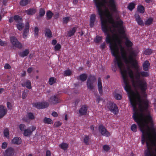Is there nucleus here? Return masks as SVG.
Here are the masks:
<instances>
[{
  "mask_svg": "<svg viewBox=\"0 0 156 156\" xmlns=\"http://www.w3.org/2000/svg\"><path fill=\"white\" fill-rule=\"evenodd\" d=\"M95 6L97 9L98 12L100 16L101 22V26L102 31L106 33L107 32V20L104 17L105 12L103 10L102 7L104 6L105 4L107 3L106 0H93ZM109 6L110 9L114 12L117 11L116 6L115 0H109Z\"/></svg>",
  "mask_w": 156,
  "mask_h": 156,
  "instance_id": "20e7f679",
  "label": "nucleus"
},
{
  "mask_svg": "<svg viewBox=\"0 0 156 156\" xmlns=\"http://www.w3.org/2000/svg\"><path fill=\"white\" fill-rule=\"evenodd\" d=\"M102 39V37L98 35L96 36L95 38L94 39V41L96 43H98L101 41Z\"/></svg>",
  "mask_w": 156,
  "mask_h": 156,
  "instance_id": "8fccbe9b",
  "label": "nucleus"
},
{
  "mask_svg": "<svg viewBox=\"0 0 156 156\" xmlns=\"http://www.w3.org/2000/svg\"><path fill=\"white\" fill-rule=\"evenodd\" d=\"M50 102L53 104H55L60 102V100L59 96L57 95H54L51 96L50 98Z\"/></svg>",
  "mask_w": 156,
  "mask_h": 156,
  "instance_id": "f3484780",
  "label": "nucleus"
},
{
  "mask_svg": "<svg viewBox=\"0 0 156 156\" xmlns=\"http://www.w3.org/2000/svg\"><path fill=\"white\" fill-rule=\"evenodd\" d=\"M134 57L129 55L128 58V62L125 63L126 64H131L135 68L137 69L138 67L137 65V62L134 59Z\"/></svg>",
  "mask_w": 156,
  "mask_h": 156,
  "instance_id": "4468645a",
  "label": "nucleus"
},
{
  "mask_svg": "<svg viewBox=\"0 0 156 156\" xmlns=\"http://www.w3.org/2000/svg\"><path fill=\"white\" fill-rule=\"evenodd\" d=\"M14 154V150L13 148L9 147L5 151L4 153V156H13Z\"/></svg>",
  "mask_w": 156,
  "mask_h": 156,
  "instance_id": "a211bd4d",
  "label": "nucleus"
},
{
  "mask_svg": "<svg viewBox=\"0 0 156 156\" xmlns=\"http://www.w3.org/2000/svg\"><path fill=\"white\" fill-rule=\"evenodd\" d=\"M7 113V110L5 107L3 105H0V118L4 117Z\"/></svg>",
  "mask_w": 156,
  "mask_h": 156,
  "instance_id": "412c9836",
  "label": "nucleus"
},
{
  "mask_svg": "<svg viewBox=\"0 0 156 156\" xmlns=\"http://www.w3.org/2000/svg\"><path fill=\"white\" fill-rule=\"evenodd\" d=\"M148 106V104L146 102H144L143 105L142 104H139V107L141 113H143L144 111L147 110Z\"/></svg>",
  "mask_w": 156,
  "mask_h": 156,
  "instance_id": "6ab92c4d",
  "label": "nucleus"
},
{
  "mask_svg": "<svg viewBox=\"0 0 156 156\" xmlns=\"http://www.w3.org/2000/svg\"><path fill=\"white\" fill-rule=\"evenodd\" d=\"M61 48V46L60 44H58L55 46V51H59Z\"/></svg>",
  "mask_w": 156,
  "mask_h": 156,
  "instance_id": "052dcab7",
  "label": "nucleus"
},
{
  "mask_svg": "<svg viewBox=\"0 0 156 156\" xmlns=\"http://www.w3.org/2000/svg\"><path fill=\"white\" fill-rule=\"evenodd\" d=\"M150 66V62L146 60L144 62L142 65L143 69L144 71H147L149 69Z\"/></svg>",
  "mask_w": 156,
  "mask_h": 156,
  "instance_id": "a878e982",
  "label": "nucleus"
},
{
  "mask_svg": "<svg viewBox=\"0 0 156 156\" xmlns=\"http://www.w3.org/2000/svg\"><path fill=\"white\" fill-rule=\"evenodd\" d=\"M99 131L103 136L108 137L111 135L110 133L103 125H100L98 127Z\"/></svg>",
  "mask_w": 156,
  "mask_h": 156,
  "instance_id": "9d476101",
  "label": "nucleus"
},
{
  "mask_svg": "<svg viewBox=\"0 0 156 156\" xmlns=\"http://www.w3.org/2000/svg\"><path fill=\"white\" fill-rule=\"evenodd\" d=\"M145 8L142 5H138L137 6V11L141 13H143L145 12Z\"/></svg>",
  "mask_w": 156,
  "mask_h": 156,
  "instance_id": "f704fd0d",
  "label": "nucleus"
},
{
  "mask_svg": "<svg viewBox=\"0 0 156 156\" xmlns=\"http://www.w3.org/2000/svg\"><path fill=\"white\" fill-rule=\"evenodd\" d=\"M137 126L135 124H132L131 127V130L133 132H135L137 131Z\"/></svg>",
  "mask_w": 156,
  "mask_h": 156,
  "instance_id": "3c124183",
  "label": "nucleus"
},
{
  "mask_svg": "<svg viewBox=\"0 0 156 156\" xmlns=\"http://www.w3.org/2000/svg\"><path fill=\"white\" fill-rule=\"evenodd\" d=\"M14 20L17 23L23 22V19L22 17L18 15L14 16Z\"/></svg>",
  "mask_w": 156,
  "mask_h": 156,
  "instance_id": "c756f323",
  "label": "nucleus"
},
{
  "mask_svg": "<svg viewBox=\"0 0 156 156\" xmlns=\"http://www.w3.org/2000/svg\"><path fill=\"white\" fill-rule=\"evenodd\" d=\"M21 85L23 87H26L28 89H30L32 88L31 83L30 81L28 80H27L23 81L21 83Z\"/></svg>",
  "mask_w": 156,
  "mask_h": 156,
  "instance_id": "aec40b11",
  "label": "nucleus"
},
{
  "mask_svg": "<svg viewBox=\"0 0 156 156\" xmlns=\"http://www.w3.org/2000/svg\"><path fill=\"white\" fill-rule=\"evenodd\" d=\"M77 28L76 27H74L72 29H70L68 32L67 35L69 37H71L73 36L75 33L76 31Z\"/></svg>",
  "mask_w": 156,
  "mask_h": 156,
  "instance_id": "c85d7f7f",
  "label": "nucleus"
},
{
  "mask_svg": "<svg viewBox=\"0 0 156 156\" xmlns=\"http://www.w3.org/2000/svg\"><path fill=\"white\" fill-rule=\"evenodd\" d=\"M152 52V50L151 49H147L144 52V54L146 55H151Z\"/></svg>",
  "mask_w": 156,
  "mask_h": 156,
  "instance_id": "603ef678",
  "label": "nucleus"
},
{
  "mask_svg": "<svg viewBox=\"0 0 156 156\" xmlns=\"http://www.w3.org/2000/svg\"><path fill=\"white\" fill-rule=\"evenodd\" d=\"M22 142V140L21 138L16 136L12 140V143L15 144L19 145Z\"/></svg>",
  "mask_w": 156,
  "mask_h": 156,
  "instance_id": "393cba45",
  "label": "nucleus"
},
{
  "mask_svg": "<svg viewBox=\"0 0 156 156\" xmlns=\"http://www.w3.org/2000/svg\"><path fill=\"white\" fill-rule=\"evenodd\" d=\"M10 41L12 45L15 47L21 49L23 47L22 44L18 41L15 37L12 36L10 37Z\"/></svg>",
  "mask_w": 156,
  "mask_h": 156,
  "instance_id": "9b49d317",
  "label": "nucleus"
},
{
  "mask_svg": "<svg viewBox=\"0 0 156 156\" xmlns=\"http://www.w3.org/2000/svg\"><path fill=\"white\" fill-rule=\"evenodd\" d=\"M88 107L87 105H82L79 110V113L80 116L85 115L87 113Z\"/></svg>",
  "mask_w": 156,
  "mask_h": 156,
  "instance_id": "dca6fc26",
  "label": "nucleus"
},
{
  "mask_svg": "<svg viewBox=\"0 0 156 156\" xmlns=\"http://www.w3.org/2000/svg\"><path fill=\"white\" fill-rule=\"evenodd\" d=\"M69 17H64L63 19V22L64 23H67L69 20Z\"/></svg>",
  "mask_w": 156,
  "mask_h": 156,
  "instance_id": "e2e57ef3",
  "label": "nucleus"
},
{
  "mask_svg": "<svg viewBox=\"0 0 156 156\" xmlns=\"http://www.w3.org/2000/svg\"><path fill=\"white\" fill-rule=\"evenodd\" d=\"M103 148L104 150L106 152L108 151L110 149L109 146L107 144L104 145L103 146Z\"/></svg>",
  "mask_w": 156,
  "mask_h": 156,
  "instance_id": "5fc2aeb1",
  "label": "nucleus"
},
{
  "mask_svg": "<svg viewBox=\"0 0 156 156\" xmlns=\"http://www.w3.org/2000/svg\"><path fill=\"white\" fill-rule=\"evenodd\" d=\"M7 146V143L6 142H4L2 144V148L3 149H5L6 148Z\"/></svg>",
  "mask_w": 156,
  "mask_h": 156,
  "instance_id": "338daca9",
  "label": "nucleus"
},
{
  "mask_svg": "<svg viewBox=\"0 0 156 156\" xmlns=\"http://www.w3.org/2000/svg\"><path fill=\"white\" fill-rule=\"evenodd\" d=\"M36 12L37 9H36L31 8L25 11V12L27 15H33Z\"/></svg>",
  "mask_w": 156,
  "mask_h": 156,
  "instance_id": "5701e85b",
  "label": "nucleus"
},
{
  "mask_svg": "<svg viewBox=\"0 0 156 156\" xmlns=\"http://www.w3.org/2000/svg\"><path fill=\"white\" fill-rule=\"evenodd\" d=\"M90 139V138L89 136L87 135H85L84 136L83 139V142L86 145H87L89 144L88 142Z\"/></svg>",
  "mask_w": 156,
  "mask_h": 156,
  "instance_id": "37998d69",
  "label": "nucleus"
},
{
  "mask_svg": "<svg viewBox=\"0 0 156 156\" xmlns=\"http://www.w3.org/2000/svg\"><path fill=\"white\" fill-rule=\"evenodd\" d=\"M27 117L30 120H34L35 118L33 113L31 112H29L27 113Z\"/></svg>",
  "mask_w": 156,
  "mask_h": 156,
  "instance_id": "49530a36",
  "label": "nucleus"
},
{
  "mask_svg": "<svg viewBox=\"0 0 156 156\" xmlns=\"http://www.w3.org/2000/svg\"><path fill=\"white\" fill-rule=\"evenodd\" d=\"M53 15V13L50 11H48L46 12L47 20H50L52 17Z\"/></svg>",
  "mask_w": 156,
  "mask_h": 156,
  "instance_id": "58836bf2",
  "label": "nucleus"
},
{
  "mask_svg": "<svg viewBox=\"0 0 156 156\" xmlns=\"http://www.w3.org/2000/svg\"><path fill=\"white\" fill-rule=\"evenodd\" d=\"M4 134L5 137L8 138L9 134V130L8 129H5L4 131Z\"/></svg>",
  "mask_w": 156,
  "mask_h": 156,
  "instance_id": "6e6d98bb",
  "label": "nucleus"
},
{
  "mask_svg": "<svg viewBox=\"0 0 156 156\" xmlns=\"http://www.w3.org/2000/svg\"><path fill=\"white\" fill-rule=\"evenodd\" d=\"M28 90H24L22 93V98L23 99H25L27 96V94L28 92Z\"/></svg>",
  "mask_w": 156,
  "mask_h": 156,
  "instance_id": "4d7b16f0",
  "label": "nucleus"
},
{
  "mask_svg": "<svg viewBox=\"0 0 156 156\" xmlns=\"http://www.w3.org/2000/svg\"><path fill=\"white\" fill-rule=\"evenodd\" d=\"M72 74V72L70 69H67L64 71V76H69Z\"/></svg>",
  "mask_w": 156,
  "mask_h": 156,
  "instance_id": "09e8293b",
  "label": "nucleus"
},
{
  "mask_svg": "<svg viewBox=\"0 0 156 156\" xmlns=\"http://www.w3.org/2000/svg\"><path fill=\"white\" fill-rule=\"evenodd\" d=\"M36 128L34 126H30L25 129L23 134L26 136H30L33 132L36 129Z\"/></svg>",
  "mask_w": 156,
  "mask_h": 156,
  "instance_id": "ddd939ff",
  "label": "nucleus"
},
{
  "mask_svg": "<svg viewBox=\"0 0 156 156\" xmlns=\"http://www.w3.org/2000/svg\"><path fill=\"white\" fill-rule=\"evenodd\" d=\"M130 55H131L132 56L134 57H135L137 54L135 52V51L133 50L132 49L130 51Z\"/></svg>",
  "mask_w": 156,
  "mask_h": 156,
  "instance_id": "680f3d73",
  "label": "nucleus"
},
{
  "mask_svg": "<svg viewBox=\"0 0 156 156\" xmlns=\"http://www.w3.org/2000/svg\"><path fill=\"white\" fill-rule=\"evenodd\" d=\"M98 90L100 94L101 95L103 93L102 86L101 83V78H99L98 80Z\"/></svg>",
  "mask_w": 156,
  "mask_h": 156,
  "instance_id": "b1692460",
  "label": "nucleus"
},
{
  "mask_svg": "<svg viewBox=\"0 0 156 156\" xmlns=\"http://www.w3.org/2000/svg\"><path fill=\"white\" fill-rule=\"evenodd\" d=\"M45 36H47L48 38H51L52 37V33L50 30L48 28H46L45 29Z\"/></svg>",
  "mask_w": 156,
  "mask_h": 156,
  "instance_id": "2f4dec72",
  "label": "nucleus"
},
{
  "mask_svg": "<svg viewBox=\"0 0 156 156\" xmlns=\"http://www.w3.org/2000/svg\"><path fill=\"white\" fill-rule=\"evenodd\" d=\"M155 145H152V149L151 150V156H156V141H154Z\"/></svg>",
  "mask_w": 156,
  "mask_h": 156,
  "instance_id": "7c9ffc66",
  "label": "nucleus"
},
{
  "mask_svg": "<svg viewBox=\"0 0 156 156\" xmlns=\"http://www.w3.org/2000/svg\"><path fill=\"white\" fill-rule=\"evenodd\" d=\"M109 110L115 114H117L119 112V109L117 105L112 103H110L108 106Z\"/></svg>",
  "mask_w": 156,
  "mask_h": 156,
  "instance_id": "f8f14e48",
  "label": "nucleus"
},
{
  "mask_svg": "<svg viewBox=\"0 0 156 156\" xmlns=\"http://www.w3.org/2000/svg\"><path fill=\"white\" fill-rule=\"evenodd\" d=\"M142 133L141 136V143L144 145L146 142L147 149L144 151L145 156H151V150L152 149V145H155L154 142L156 141V133L155 135H153L152 132H150L148 133L147 130L140 129Z\"/></svg>",
  "mask_w": 156,
  "mask_h": 156,
  "instance_id": "39448f33",
  "label": "nucleus"
},
{
  "mask_svg": "<svg viewBox=\"0 0 156 156\" xmlns=\"http://www.w3.org/2000/svg\"><path fill=\"white\" fill-rule=\"evenodd\" d=\"M45 11L43 8L40 9L39 12V16L40 17H43L45 15Z\"/></svg>",
  "mask_w": 156,
  "mask_h": 156,
  "instance_id": "79ce46f5",
  "label": "nucleus"
},
{
  "mask_svg": "<svg viewBox=\"0 0 156 156\" xmlns=\"http://www.w3.org/2000/svg\"><path fill=\"white\" fill-rule=\"evenodd\" d=\"M147 71H142L140 72L141 76L143 77H147L149 75V74Z\"/></svg>",
  "mask_w": 156,
  "mask_h": 156,
  "instance_id": "c03bdc74",
  "label": "nucleus"
},
{
  "mask_svg": "<svg viewBox=\"0 0 156 156\" xmlns=\"http://www.w3.org/2000/svg\"><path fill=\"white\" fill-rule=\"evenodd\" d=\"M80 80L82 82L85 81L87 78V75L85 73H83L80 75L79 76Z\"/></svg>",
  "mask_w": 156,
  "mask_h": 156,
  "instance_id": "c9c22d12",
  "label": "nucleus"
},
{
  "mask_svg": "<svg viewBox=\"0 0 156 156\" xmlns=\"http://www.w3.org/2000/svg\"><path fill=\"white\" fill-rule=\"evenodd\" d=\"M104 17L107 20V32L106 33H104L103 31V32L105 35H106L105 41L107 43L109 44V46L112 55L115 57L114 62H115L117 60L121 59V58L119 55V48L117 44L115 42L113 43L112 42V37L109 33V31H111V27L109 26L108 23L112 24L113 28H118L119 33L122 35L125 34V28L123 26V21L120 19L119 20L115 21L113 17L108 18V20Z\"/></svg>",
  "mask_w": 156,
  "mask_h": 156,
  "instance_id": "f257e3e1",
  "label": "nucleus"
},
{
  "mask_svg": "<svg viewBox=\"0 0 156 156\" xmlns=\"http://www.w3.org/2000/svg\"><path fill=\"white\" fill-rule=\"evenodd\" d=\"M39 31L38 28L37 27H35L34 28V36L36 37L37 36Z\"/></svg>",
  "mask_w": 156,
  "mask_h": 156,
  "instance_id": "0e129e2a",
  "label": "nucleus"
},
{
  "mask_svg": "<svg viewBox=\"0 0 156 156\" xmlns=\"http://www.w3.org/2000/svg\"><path fill=\"white\" fill-rule=\"evenodd\" d=\"M96 78L94 76L90 75L88 78L87 82V88L92 90L94 88V83L96 81Z\"/></svg>",
  "mask_w": 156,
  "mask_h": 156,
  "instance_id": "6e6552de",
  "label": "nucleus"
},
{
  "mask_svg": "<svg viewBox=\"0 0 156 156\" xmlns=\"http://www.w3.org/2000/svg\"><path fill=\"white\" fill-rule=\"evenodd\" d=\"M131 104L134 112L133 117L138 124L140 129L147 130L149 133L151 131L153 135H155L156 130L150 115L148 114L145 115L143 113H140L136 107V104L132 102Z\"/></svg>",
  "mask_w": 156,
  "mask_h": 156,
  "instance_id": "f03ea898",
  "label": "nucleus"
},
{
  "mask_svg": "<svg viewBox=\"0 0 156 156\" xmlns=\"http://www.w3.org/2000/svg\"><path fill=\"white\" fill-rule=\"evenodd\" d=\"M135 4L133 2L129 3L127 7L128 9L130 11H132L135 8Z\"/></svg>",
  "mask_w": 156,
  "mask_h": 156,
  "instance_id": "a18cd8bd",
  "label": "nucleus"
},
{
  "mask_svg": "<svg viewBox=\"0 0 156 156\" xmlns=\"http://www.w3.org/2000/svg\"><path fill=\"white\" fill-rule=\"evenodd\" d=\"M29 30L26 29H24L23 31V37L25 39L26 38L27 33L29 32Z\"/></svg>",
  "mask_w": 156,
  "mask_h": 156,
  "instance_id": "13d9d810",
  "label": "nucleus"
},
{
  "mask_svg": "<svg viewBox=\"0 0 156 156\" xmlns=\"http://www.w3.org/2000/svg\"><path fill=\"white\" fill-rule=\"evenodd\" d=\"M56 78H55L53 77H51L49 79L48 83L49 84L52 85L56 83Z\"/></svg>",
  "mask_w": 156,
  "mask_h": 156,
  "instance_id": "a19ab883",
  "label": "nucleus"
},
{
  "mask_svg": "<svg viewBox=\"0 0 156 156\" xmlns=\"http://www.w3.org/2000/svg\"><path fill=\"white\" fill-rule=\"evenodd\" d=\"M121 46V57L123 60L124 61L125 63H128V58L127 57V53L125 50L124 48L120 45Z\"/></svg>",
  "mask_w": 156,
  "mask_h": 156,
  "instance_id": "2eb2a0df",
  "label": "nucleus"
},
{
  "mask_svg": "<svg viewBox=\"0 0 156 156\" xmlns=\"http://www.w3.org/2000/svg\"><path fill=\"white\" fill-rule=\"evenodd\" d=\"M139 82L135 83V85L133 86L135 87H138L142 93H145L147 89V82L144 79H142V80H139Z\"/></svg>",
  "mask_w": 156,
  "mask_h": 156,
  "instance_id": "0eeeda50",
  "label": "nucleus"
},
{
  "mask_svg": "<svg viewBox=\"0 0 156 156\" xmlns=\"http://www.w3.org/2000/svg\"><path fill=\"white\" fill-rule=\"evenodd\" d=\"M29 53V50L28 49H26L23 51H19L18 54L20 56L23 58L27 56Z\"/></svg>",
  "mask_w": 156,
  "mask_h": 156,
  "instance_id": "bb28decb",
  "label": "nucleus"
},
{
  "mask_svg": "<svg viewBox=\"0 0 156 156\" xmlns=\"http://www.w3.org/2000/svg\"><path fill=\"white\" fill-rule=\"evenodd\" d=\"M49 104L47 102H36L33 104V106L38 109H42L48 107Z\"/></svg>",
  "mask_w": 156,
  "mask_h": 156,
  "instance_id": "1a4fd4ad",
  "label": "nucleus"
},
{
  "mask_svg": "<svg viewBox=\"0 0 156 156\" xmlns=\"http://www.w3.org/2000/svg\"><path fill=\"white\" fill-rule=\"evenodd\" d=\"M114 97L117 100H120L122 98V95L118 94H115L114 95Z\"/></svg>",
  "mask_w": 156,
  "mask_h": 156,
  "instance_id": "864d4df0",
  "label": "nucleus"
},
{
  "mask_svg": "<svg viewBox=\"0 0 156 156\" xmlns=\"http://www.w3.org/2000/svg\"><path fill=\"white\" fill-rule=\"evenodd\" d=\"M135 17L138 24L141 27L143 26L144 25V23L140 16L138 14H135Z\"/></svg>",
  "mask_w": 156,
  "mask_h": 156,
  "instance_id": "4be33fe9",
  "label": "nucleus"
},
{
  "mask_svg": "<svg viewBox=\"0 0 156 156\" xmlns=\"http://www.w3.org/2000/svg\"><path fill=\"white\" fill-rule=\"evenodd\" d=\"M153 21V19L152 17H149L145 21L144 24L146 26H149L152 23Z\"/></svg>",
  "mask_w": 156,
  "mask_h": 156,
  "instance_id": "473e14b6",
  "label": "nucleus"
},
{
  "mask_svg": "<svg viewBox=\"0 0 156 156\" xmlns=\"http://www.w3.org/2000/svg\"><path fill=\"white\" fill-rule=\"evenodd\" d=\"M30 0H21L20 3V5L22 6H25L30 3Z\"/></svg>",
  "mask_w": 156,
  "mask_h": 156,
  "instance_id": "72a5a7b5",
  "label": "nucleus"
},
{
  "mask_svg": "<svg viewBox=\"0 0 156 156\" xmlns=\"http://www.w3.org/2000/svg\"><path fill=\"white\" fill-rule=\"evenodd\" d=\"M17 29L19 30H21L24 27V24L22 22L18 23L16 25Z\"/></svg>",
  "mask_w": 156,
  "mask_h": 156,
  "instance_id": "4c0bfd02",
  "label": "nucleus"
},
{
  "mask_svg": "<svg viewBox=\"0 0 156 156\" xmlns=\"http://www.w3.org/2000/svg\"><path fill=\"white\" fill-rule=\"evenodd\" d=\"M60 147L62 149L66 150L68 147V144L65 143H63L60 144Z\"/></svg>",
  "mask_w": 156,
  "mask_h": 156,
  "instance_id": "de8ad7c7",
  "label": "nucleus"
},
{
  "mask_svg": "<svg viewBox=\"0 0 156 156\" xmlns=\"http://www.w3.org/2000/svg\"><path fill=\"white\" fill-rule=\"evenodd\" d=\"M95 20V15L94 14H91L90 18V27H93L94 26Z\"/></svg>",
  "mask_w": 156,
  "mask_h": 156,
  "instance_id": "cd10ccee",
  "label": "nucleus"
},
{
  "mask_svg": "<svg viewBox=\"0 0 156 156\" xmlns=\"http://www.w3.org/2000/svg\"><path fill=\"white\" fill-rule=\"evenodd\" d=\"M114 63L115 65H117L120 70L123 82L125 84L124 87V89L128 94L131 107L133 108L131 104L132 102L134 104H136V106L137 107V102L136 99L141 98L140 94L138 92L135 93L132 90L131 87L128 81L127 76V71L123 68V64L121 59L117 60L115 62H114Z\"/></svg>",
  "mask_w": 156,
  "mask_h": 156,
  "instance_id": "7ed1b4c3",
  "label": "nucleus"
},
{
  "mask_svg": "<svg viewBox=\"0 0 156 156\" xmlns=\"http://www.w3.org/2000/svg\"><path fill=\"white\" fill-rule=\"evenodd\" d=\"M19 128L21 131H24L26 128L25 125L23 124H21L19 125Z\"/></svg>",
  "mask_w": 156,
  "mask_h": 156,
  "instance_id": "bf43d9fd",
  "label": "nucleus"
},
{
  "mask_svg": "<svg viewBox=\"0 0 156 156\" xmlns=\"http://www.w3.org/2000/svg\"><path fill=\"white\" fill-rule=\"evenodd\" d=\"M125 44L127 47H131L133 45V43L127 38L126 39Z\"/></svg>",
  "mask_w": 156,
  "mask_h": 156,
  "instance_id": "ea45409f",
  "label": "nucleus"
},
{
  "mask_svg": "<svg viewBox=\"0 0 156 156\" xmlns=\"http://www.w3.org/2000/svg\"><path fill=\"white\" fill-rule=\"evenodd\" d=\"M106 47V44L104 42L102 44H101L100 48L101 49L103 50L105 49Z\"/></svg>",
  "mask_w": 156,
  "mask_h": 156,
  "instance_id": "69168bd1",
  "label": "nucleus"
},
{
  "mask_svg": "<svg viewBox=\"0 0 156 156\" xmlns=\"http://www.w3.org/2000/svg\"><path fill=\"white\" fill-rule=\"evenodd\" d=\"M43 122L45 124H51L53 123V121L51 119L49 118L45 117L43 120Z\"/></svg>",
  "mask_w": 156,
  "mask_h": 156,
  "instance_id": "e433bc0d",
  "label": "nucleus"
},
{
  "mask_svg": "<svg viewBox=\"0 0 156 156\" xmlns=\"http://www.w3.org/2000/svg\"><path fill=\"white\" fill-rule=\"evenodd\" d=\"M123 68L126 69L127 71V70L128 71V73L129 76L132 82V83L133 85H135V83H137L139 82V80H142V79H140V77L141 76V74L140 73V72H139L138 71H137L136 72V74L135 76V79L136 80H134V76L133 75V71L131 69L129 68H127V70L124 67V64ZM128 72H127V73Z\"/></svg>",
  "mask_w": 156,
  "mask_h": 156,
  "instance_id": "423d86ee",
  "label": "nucleus"
},
{
  "mask_svg": "<svg viewBox=\"0 0 156 156\" xmlns=\"http://www.w3.org/2000/svg\"><path fill=\"white\" fill-rule=\"evenodd\" d=\"M7 106L8 109H11L12 108V105L9 102L7 103Z\"/></svg>",
  "mask_w": 156,
  "mask_h": 156,
  "instance_id": "774afa93",
  "label": "nucleus"
}]
</instances>
